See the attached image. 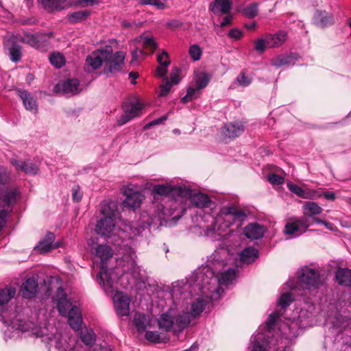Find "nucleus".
<instances>
[{
    "instance_id": "nucleus-1",
    "label": "nucleus",
    "mask_w": 351,
    "mask_h": 351,
    "mask_svg": "<svg viewBox=\"0 0 351 351\" xmlns=\"http://www.w3.org/2000/svg\"><path fill=\"white\" fill-rule=\"evenodd\" d=\"M104 217L97 221L95 232L105 239H110L114 235L117 210L114 204H104L101 210Z\"/></svg>"
},
{
    "instance_id": "nucleus-2",
    "label": "nucleus",
    "mask_w": 351,
    "mask_h": 351,
    "mask_svg": "<svg viewBox=\"0 0 351 351\" xmlns=\"http://www.w3.org/2000/svg\"><path fill=\"white\" fill-rule=\"evenodd\" d=\"M126 53L120 51L112 53L111 47L104 49L103 58H104V66L103 73L108 77H112L121 72L124 66V60Z\"/></svg>"
},
{
    "instance_id": "nucleus-3",
    "label": "nucleus",
    "mask_w": 351,
    "mask_h": 351,
    "mask_svg": "<svg viewBox=\"0 0 351 351\" xmlns=\"http://www.w3.org/2000/svg\"><path fill=\"white\" fill-rule=\"evenodd\" d=\"M95 254L97 257L101 259V265L100 267L99 272L97 278L99 280V284H103L108 288H112L113 281L108 272L107 267L105 265L106 261L110 258L113 255V252L110 247L107 245H99L95 248Z\"/></svg>"
},
{
    "instance_id": "nucleus-4",
    "label": "nucleus",
    "mask_w": 351,
    "mask_h": 351,
    "mask_svg": "<svg viewBox=\"0 0 351 351\" xmlns=\"http://www.w3.org/2000/svg\"><path fill=\"white\" fill-rule=\"evenodd\" d=\"M299 285L302 289H315L322 285L319 272L314 269L304 267L298 273Z\"/></svg>"
},
{
    "instance_id": "nucleus-5",
    "label": "nucleus",
    "mask_w": 351,
    "mask_h": 351,
    "mask_svg": "<svg viewBox=\"0 0 351 351\" xmlns=\"http://www.w3.org/2000/svg\"><path fill=\"white\" fill-rule=\"evenodd\" d=\"M23 40L20 35H12L4 39V47L9 50L10 60L14 62L20 61L21 58V47L18 43H23Z\"/></svg>"
},
{
    "instance_id": "nucleus-6",
    "label": "nucleus",
    "mask_w": 351,
    "mask_h": 351,
    "mask_svg": "<svg viewBox=\"0 0 351 351\" xmlns=\"http://www.w3.org/2000/svg\"><path fill=\"white\" fill-rule=\"evenodd\" d=\"M23 39V43L43 51H47L50 45L49 36L44 34H26Z\"/></svg>"
},
{
    "instance_id": "nucleus-7",
    "label": "nucleus",
    "mask_w": 351,
    "mask_h": 351,
    "mask_svg": "<svg viewBox=\"0 0 351 351\" xmlns=\"http://www.w3.org/2000/svg\"><path fill=\"white\" fill-rule=\"evenodd\" d=\"M310 226L308 220L305 217L297 219L293 221L286 223L284 232L286 234L292 235L293 234H300L304 232Z\"/></svg>"
},
{
    "instance_id": "nucleus-8",
    "label": "nucleus",
    "mask_w": 351,
    "mask_h": 351,
    "mask_svg": "<svg viewBox=\"0 0 351 351\" xmlns=\"http://www.w3.org/2000/svg\"><path fill=\"white\" fill-rule=\"evenodd\" d=\"M114 308L120 316H127L130 313V298L122 292H117L114 296Z\"/></svg>"
},
{
    "instance_id": "nucleus-9",
    "label": "nucleus",
    "mask_w": 351,
    "mask_h": 351,
    "mask_svg": "<svg viewBox=\"0 0 351 351\" xmlns=\"http://www.w3.org/2000/svg\"><path fill=\"white\" fill-rule=\"evenodd\" d=\"M313 23L318 27L324 28L334 23V16L326 10H315L313 16Z\"/></svg>"
},
{
    "instance_id": "nucleus-10",
    "label": "nucleus",
    "mask_w": 351,
    "mask_h": 351,
    "mask_svg": "<svg viewBox=\"0 0 351 351\" xmlns=\"http://www.w3.org/2000/svg\"><path fill=\"white\" fill-rule=\"evenodd\" d=\"M38 287V284L35 278L29 277L21 286L19 293L24 298L30 299L36 295Z\"/></svg>"
},
{
    "instance_id": "nucleus-11",
    "label": "nucleus",
    "mask_w": 351,
    "mask_h": 351,
    "mask_svg": "<svg viewBox=\"0 0 351 351\" xmlns=\"http://www.w3.org/2000/svg\"><path fill=\"white\" fill-rule=\"evenodd\" d=\"M126 196L123 201V205L125 207H128L132 209H136L140 207L143 199V195L138 191H132L129 189L125 192Z\"/></svg>"
},
{
    "instance_id": "nucleus-12",
    "label": "nucleus",
    "mask_w": 351,
    "mask_h": 351,
    "mask_svg": "<svg viewBox=\"0 0 351 351\" xmlns=\"http://www.w3.org/2000/svg\"><path fill=\"white\" fill-rule=\"evenodd\" d=\"M104 49L98 50V53H93L92 55L88 56L86 59L85 69L90 72L99 68L101 64H104V58H103Z\"/></svg>"
},
{
    "instance_id": "nucleus-13",
    "label": "nucleus",
    "mask_w": 351,
    "mask_h": 351,
    "mask_svg": "<svg viewBox=\"0 0 351 351\" xmlns=\"http://www.w3.org/2000/svg\"><path fill=\"white\" fill-rule=\"evenodd\" d=\"M244 125L239 122H230L224 125L222 133L228 138L239 136L244 132Z\"/></svg>"
},
{
    "instance_id": "nucleus-14",
    "label": "nucleus",
    "mask_w": 351,
    "mask_h": 351,
    "mask_svg": "<svg viewBox=\"0 0 351 351\" xmlns=\"http://www.w3.org/2000/svg\"><path fill=\"white\" fill-rule=\"evenodd\" d=\"M57 308L62 316H66L67 311L71 306V302L68 300L66 293L62 287H59L57 290Z\"/></svg>"
},
{
    "instance_id": "nucleus-15",
    "label": "nucleus",
    "mask_w": 351,
    "mask_h": 351,
    "mask_svg": "<svg viewBox=\"0 0 351 351\" xmlns=\"http://www.w3.org/2000/svg\"><path fill=\"white\" fill-rule=\"evenodd\" d=\"M56 239L55 234L51 232H48L45 238L40 241L36 248L41 252L45 253L50 251L51 249H55L59 247L58 244H53Z\"/></svg>"
},
{
    "instance_id": "nucleus-16",
    "label": "nucleus",
    "mask_w": 351,
    "mask_h": 351,
    "mask_svg": "<svg viewBox=\"0 0 351 351\" xmlns=\"http://www.w3.org/2000/svg\"><path fill=\"white\" fill-rule=\"evenodd\" d=\"M298 60V55L291 53L288 55H279L271 60V64L276 67H280L284 65H293Z\"/></svg>"
},
{
    "instance_id": "nucleus-17",
    "label": "nucleus",
    "mask_w": 351,
    "mask_h": 351,
    "mask_svg": "<svg viewBox=\"0 0 351 351\" xmlns=\"http://www.w3.org/2000/svg\"><path fill=\"white\" fill-rule=\"evenodd\" d=\"M288 189L293 193L297 195L298 197L304 199H314L320 197L322 195L318 194L315 191H305L298 185L292 182L287 183Z\"/></svg>"
},
{
    "instance_id": "nucleus-18",
    "label": "nucleus",
    "mask_w": 351,
    "mask_h": 351,
    "mask_svg": "<svg viewBox=\"0 0 351 351\" xmlns=\"http://www.w3.org/2000/svg\"><path fill=\"white\" fill-rule=\"evenodd\" d=\"M12 164L17 170L21 171L26 174L36 175L38 171V166L29 160H14L12 161Z\"/></svg>"
},
{
    "instance_id": "nucleus-19",
    "label": "nucleus",
    "mask_w": 351,
    "mask_h": 351,
    "mask_svg": "<svg viewBox=\"0 0 351 351\" xmlns=\"http://www.w3.org/2000/svg\"><path fill=\"white\" fill-rule=\"evenodd\" d=\"M19 193L16 189H6L0 193V199L3 203V206L10 208L13 206L16 202ZM8 210V208H7Z\"/></svg>"
},
{
    "instance_id": "nucleus-20",
    "label": "nucleus",
    "mask_w": 351,
    "mask_h": 351,
    "mask_svg": "<svg viewBox=\"0 0 351 351\" xmlns=\"http://www.w3.org/2000/svg\"><path fill=\"white\" fill-rule=\"evenodd\" d=\"M244 234L251 239H261L264 235V228L257 223H250L244 228Z\"/></svg>"
},
{
    "instance_id": "nucleus-21",
    "label": "nucleus",
    "mask_w": 351,
    "mask_h": 351,
    "mask_svg": "<svg viewBox=\"0 0 351 351\" xmlns=\"http://www.w3.org/2000/svg\"><path fill=\"white\" fill-rule=\"evenodd\" d=\"M160 329L166 332L171 331L175 324V317L170 312H166L160 315L158 319Z\"/></svg>"
},
{
    "instance_id": "nucleus-22",
    "label": "nucleus",
    "mask_w": 351,
    "mask_h": 351,
    "mask_svg": "<svg viewBox=\"0 0 351 351\" xmlns=\"http://www.w3.org/2000/svg\"><path fill=\"white\" fill-rule=\"evenodd\" d=\"M16 93L22 99L25 108L28 110H36V101L32 95L27 90L19 88Z\"/></svg>"
},
{
    "instance_id": "nucleus-23",
    "label": "nucleus",
    "mask_w": 351,
    "mask_h": 351,
    "mask_svg": "<svg viewBox=\"0 0 351 351\" xmlns=\"http://www.w3.org/2000/svg\"><path fill=\"white\" fill-rule=\"evenodd\" d=\"M221 213L226 217H232L234 220L240 221H243L247 218V215L243 210L234 206H225L221 208Z\"/></svg>"
},
{
    "instance_id": "nucleus-24",
    "label": "nucleus",
    "mask_w": 351,
    "mask_h": 351,
    "mask_svg": "<svg viewBox=\"0 0 351 351\" xmlns=\"http://www.w3.org/2000/svg\"><path fill=\"white\" fill-rule=\"evenodd\" d=\"M335 277L339 285L351 288V269L339 268Z\"/></svg>"
},
{
    "instance_id": "nucleus-25",
    "label": "nucleus",
    "mask_w": 351,
    "mask_h": 351,
    "mask_svg": "<svg viewBox=\"0 0 351 351\" xmlns=\"http://www.w3.org/2000/svg\"><path fill=\"white\" fill-rule=\"evenodd\" d=\"M232 3L230 0H215L210 4L209 10L215 14L217 13L219 8L221 14H228L231 10Z\"/></svg>"
},
{
    "instance_id": "nucleus-26",
    "label": "nucleus",
    "mask_w": 351,
    "mask_h": 351,
    "mask_svg": "<svg viewBox=\"0 0 351 351\" xmlns=\"http://www.w3.org/2000/svg\"><path fill=\"white\" fill-rule=\"evenodd\" d=\"M191 203L197 208L208 207L210 203V197L202 193H192L189 199Z\"/></svg>"
},
{
    "instance_id": "nucleus-27",
    "label": "nucleus",
    "mask_w": 351,
    "mask_h": 351,
    "mask_svg": "<svg viewBox=\"0 0 351 351\" xmlns=\"http://www.w3.org/2000/svg\"><path fill=\"white\" fill-rule=\"evenodd\" d=\"M258 251L254 247H249L244 249L240 254V261L242 263L250 264L258 258Z\"/></svg>"
},
{
    "instance_id": "nucleus-28",
    "label": "nucleus",
    "mask_w": 351,
    "mask_h": 351,
    "mask_svg": "<svg viewBox=\"0 0 351 351\" xmlns=\"http://www.w3.org/2000/svg\"><path fill=\"white\" fill-rule=\"evenodd\" d=\"M143 107L142 104L138 101L125 104L123 106L124 112L129 114L132 119L141 115Z\"/></svg>"
},
{
    "instance_id": "nucleus-29",
    "label": "nucleus",
    "mask_w": 351,
    "mask_h": 351,
    "mask_svg": "<svg viewBox=\"0 0 351 351\" xmlns=\"http://www.w3.org/2000/svg\"><path fill=\"white\" fill-rule=\"evenodd\" d=\"M287 39V34L285 32H279L276 34L267 36L268 47H278L281 46Z\"/></svg>"
},
{
    "instance_id": "nucleus-30",
    "label": "nucleus",
    "mask_w": 351,
    "mask_h": 351,
    "mask_svg": "<svg viewBox=\"0 0 351 351\" xmlns=\"http://www.w3.org/2000/svg\"><path fill=\"white\" fill-rule=\"evenodd\" d=\"M303 213L304 216L312 217L322 213L323 208L315 202H306L304 204Z\"/></svg>"
},
{
    "instance_id": "nucleus-31",
    "label": "nucleus",
    "mask_w": 351,
    "mask_h": 351,
    "mask_svg": "<svg viewBox=\"0 0 351 351\" xmlns=\"http://www.w3.org/2000/svg\"><path fill=\"white\" fill-rule=\"evenodd\" d=\"M149 320L143 313H136L134 317V324L139 333L145 331Z\"/></svg>"
},
{
    "instance_id": "nucleus-32",
    "label": "nucleus",
    "mask_w": 351,
    "mask_h": 351,
    "mask_svg": "<svg viewBox=\"0 0 351 351\" xmlns=\"http://www.w3.org/2000/svg\"><path fill=\"white\" fill-rule=\"evenodd\" d=\"M62 86L64 93L76 94L80 91V82L75 78L66 80L62 83Z\"/></svg>"
},
{
    "instance_id": "nucleus-33",
    "label": "nucleus",
    "mask_w": 351,
    "mask_h": 351,
    "mask_svg": "<svg viewBox=\"0 0 351 351\" xmlns=\"http://www.w3.org/2000/svg\"><path fill=\"white\" fill-rule=\"evenodd\" d=\"M80 339L85 345L92 346L96 341V335L93 330L84 328L81 330Z\"/></svg>"
},
{
    "instance_id": "nucleus-34",
    "label": "nucleus",
    "mask_w": 351,
    "mask_h": 351,
    "mask_svg": "<svg viewBox=\"0 0 351 351\" xmlns=\"http://www.w3.org/2000/svg\"><path fill=\"white\" fill-rule=\"evenodd\" d=\"M90 14L88 10H80L68 14L67 19L70 23L74 24L85 21Z\"/></svg>"
},
{
    "instance_id": "nucleus-35",
    "label": "nucleus",
    "mask_w": 351,
    "mask_h": 351,
    "mask_svg": "<svg viewBox=\"0 0 351 351\" xmlns=\"http://www.w3.org/2000/svg\"><path fill=\"white\" fill-rule=\"evenodd\" d=\"M16 293L14 287H5L0 289V306L8 303V302L14 298Z\"/></svg>"
},
{
    "instance_id": "nucleus-36",
    "label": "nucleus",
    "mask_w": 351,
    "mask_h": 351,
    "mask_svg": "<svg viewBox=\"0 0 351 351\" xmlns=\"http://www.w3.org/2000/svg\"><path fill=\"white\" fill-rule=\"evenodd\" d=\"M206 305V301L202 298H198L191 304L190 313L191 315L195 317L199 315L204 310Z\"/></svg>"
},
{
    "instance_id": "nucleus-37",
    "label": "nucleus",
    "mask_w": 351,
    "mask_h": 351,
    "mask_svg": "<svg viewBox=\"0 0 351 351\" xmlns=\"http://www.w3.org/2000/svg\"><path fill=\"white\" fill-rule=\"evenodd\" d=\"M173 188L170 185L156 184L154 186L152 192L155 195L161 196H169L172 195Z\"/></svg>"
},
{
    "instance_id": "nucleus-38",
    "label": "nucleus",
    "mask_w": 351,
    "mask_h": 351,
    "mask_svg": "<svg viewBox=\"0 0 351 351\" xmlns=\"http://www.w3.org/2000/svg\"><path fill=\"white\" fill-rule=\"evenodd\" d=\"M190 323L188 313L179 314L175 317V324L179 330L186 328Z\"/></svg>"
},
{
    "instance_id": "nucleus-39",
    "label": "nucleus",
    "mask_w": 351,
    "mask_h": 351,
    "mask_svg": "<svg viewBox=\"0 0 351 351\" xmlns=\"http://www.w3.org/2000/svg\"><path fill=\"white\" fill-rule=\"evenodd\" d=\"M210 81V77L206 72H201L196 75L195 83L197 89H202L207 86Z\"/></svg>"
},
{
    "instance_id": "nucleus-40",
    "label": "nucleus",
    "mask_w": 351,
    "mask_h": 351,
    "mask_svg": "<svg viewBox=\"0 0 351 351\" xmlns=\"http://www.w3.org/2000/svg\"><path fill=\"white\" fill-rule=\"evenodd\" d=\"M258 3H252L247 5L242 11L243 14L249 18L253 19L258 14Z\"/></svg>"
},
{
    "instance_id": "nucleus-41",
    "label": "nucleus",
    "mask_w": 351,
    "mask_h": 351,
    "mask_svg": "<svg viewBox=\"0 0 351 351\" xmlns=\"http://www.w3.org/2000/svg\"><path fill=\"white\" fill-rule=\"evenodd\" d=\"M50 62L57 68L62 67L65 63V59L60 53H52L49 58Z\"/></svg>"
},
{
    "instance_id": "nucleus-42",
    "label": "nucleus",
    "mask_w": 351,
    "mask_h": 351,
    "mask_svg": "<svg viewBox=\"0 0 351 351\" xmlns=\"http://www.w3.org/2000/svg\"><path fill=\"white\" fill-rule=\"evenodd\" d=\"M234 269H228L226 271L221 274L219 278V282L221 285L228 284L234 279Z\"/></svg>"
},
{
    "instance_id": "nucleus-43",
    "label": "nucleus",
    "mask_w": 351,
    "mask_h": 351,
    "mask_svg": "<svg viewBox=\"0 0 351 351\" xmlns=\"http://www.w3.org/2000/svg\"><path fill=\"white\" fill-rule=\"evenodd\" d=\"M173 191L172 195H178L182 197H186L190 199L193 191L186 186H173Z\"/></svg>"
},
{
    "instance_id": "nucleus-44",
    "label": "nucleus",
    "mask_w": 351,
    "mask_h": 351,
    "mask_svg": "<svg viewBox=\"0 0 351 351\" xmlns=\"http://www.w3.org/2000/svg\"><path fill=\"white\" fill-rule=\"evenodd\" d=\"M293 301V295L291 293H283L279 300H278V305L281 307L282 309L287 308Z\"/></svg>"
},
{
    "instance_id": "nucleus-45",
    "label": "nucleus",
    "mask_w": 351,
    "mask_h": 351,
    "mask_svg": "<svg viewBox=\"0 0 351 351\" xmlns=\"http://www.w3.org/2000/svg\"><path fill=\"white\" fill-rule=\"evenodd\" d=\"M199 90V89H197V87L195 88L193 87H189L186 95L181 99L182 102L186 104L197 98V93Z\"/></svg>"
},
{
    "instance_id": "nucleus-46",
    "label": "nucleus",
    "mask_w": 351,
    "mask_h": 351,
    "mask_svg": "<svg viewBox=\"0 0 351 351\" xmlns=\"http://www.w3.org/2000/svg\"><path fill=\"white\" fill-rule=\"evenodd\" d=\"M237 82H238L239 86L245 87L249 86L252 83V80L251 77L247 76L246 71L243 70L238 75L237 77Z\"/></svg>"
},
{
    "instance_id": "nucleus-47",
    "label": "nucleus",
    "mask_w": 351,
    "mask_h": 351,
    "mask_svg": "<svg viewBox=\"0 0 351 351\" xmlns=\"http://www.w3.org/2000/svg\"><path fill=\"white\" fill-rule=\"evenodd\" d=\"M189 53L190 57L194 60L197 61L201 58L202 51L197 45H193L190 46Z\"/></svg>"
},
{
    "instance_id": "nucleus-48",
    "label": "nucleus",
    "mask_w": 351,
    "mask_h": 351,
    "mask_svg": "<svg viewBox=\"0 0 351 351\" xmlns=\"http://www.w3.org/2000/svg\"><path fill=\"white\" fill-rule=\"evenodd\" d=\"M143 47L150 50L151 53H153L157 48V44L153 38L147 36L143 39Z\"/></svg>"
},
{
    "instance_id": "nucleus-49",
    "label": "nucleus",
    "mask_w": 351,
    "mask_h": 351,
    "mask_svg": "<svg viewBox=\"0 0 351 351\" xmlns=\"http://www.w3.org/2000/svg\"><path fill=\"white\" fill-rule=\"evenodd\" d=\"M145 338L147 341L154 343H158L161 342L160 334L157 331H146Z\"/></svg>"
},
{
    "instance_id": "nucleus-50",
    "label": "nucleus",
    "mask_w": 351,
    "mask_h": 351,
    "mask_svg": "<svg viewBox=\"0 0 351 351\" xmlns=\"http://www.w3.org/2000/svg\"><path fill=\"white\" fill-rule=\"evenodd\" d=\"M172 84L168 80L167 77H165L162 84L160 86V92L159 96L165 97L167 95L171 88Z\"/></svg>"
},
{
    "instance_id": "nucleus-51",
    "label": "nucleus",
    "mask_w": 351,
    "mask_h": 351,
    "mask_svg": "<svg viewBox=\"0 0 351 351\" xmlns=\"http://www.w3.org/2000/svg\"><path fill=\"white\" fill-rule=\"evenodd\" d=\"M157 61L161 65L169 66L171 63L168 53L163 50L157 56Z\"/></svg>"
},
{
    "instance_id": "nucleus-52",
    "label": "nucleus",
    "mask_w": 351,
    "mask_h": 351,
    "mask_svg": "<svg viewBox=\"0 0 351 351\" xmlns=\"http://www.w3.org/2000/svg\"><path fill=\"white\" fill-rule=\"evenodd\" d=\"M267 46V37L266 39H258L254 42V49L259 53H263L265 51Z\"/></svg>"
},
{
    "instance_id": "nucleus-53",
    "label": "nucleus",
    "mask_w": 351,
    "mask_h": 351,
    "mask_svg": "<svg viewBox=\"0 0 351 351\" xmlns=\"http://www.w3.org/2000/svg\"><path fill=\"white\" fill-rule=\"evenodd\" d=\"M68 323L73 330H79L82 326V317H77V318L71 317L68 319Z\"/></svg>"
},
{
    "instance_id": "nucleus-54",
    "label": "nucleus",
    "mask_w": 351,
    "mask_h": 351,
    "mask_svg": "<svg viewBox=\"0 0 351 351\" xmlns=\"http://www.w3.org/2000/svg\"><path fill=\"white\" fill-rule=\"evenodd\" d=\"M141 5H151L157 7L158 9H163L165 5L163 3L158 0H138Z\"/></svg>"
},
{
    "instance_id": "nucleus-55",
    "label": "nucleus",
    "mask_w": 351,
    "mask_h": 351,
    "mask_svg": "<svg viewBox=\"0 0 351 351\" xmlns=\"http://www.w3.org/2000/svg\"><path fill=\"white\" fill-rule=\"evenodd\" d=\"M267 180L271 184L277 185L281 184L284 182V178L282 176L275 173L269 174Z\"/></svg>"
},
{
    "instance_id": "nucleus-56",
    "label": "nucleus",
    "mask_w": 351,
    "mask_h": 351,
    "mask_svg": "<svg viewBox=\"0 0 351 351\" xmlns=\"http://www.w3.org/2000/svg\"><path fill=\"white\" fill-rule=\"evenodd\" d=\"M80 188L79 185H75L72 188V198L75 202L81 201L82 197V193L80 191Z\"/></svg>"
},
{
    "instance_id": "nucleus-57",
    "label": "nucleus",
    "mask_w": 351,
    "mask_h": 351,
    "mask_svg": "<svg viewBox=\"0 0 351 351\" xmlns=\"http://www.w3.org/2000/svg\"><path fill=\"white\" fill-rule=\"evenodd\" d=\"M167 119V115H164V116H162L160 118L154 119V120L149 122L148 123H147L144 126L143 129L144 130H148V129H149L152 126H154V125H159V124L162 123L163 121H166Z\"/></svg>"
},
{
    "instance_id": "nucleus-58",
    "label": "nucleus",
    "mask_w": 351,
    "mask_h": 351,
    "mask_svg": "<svg viewBox=\"0 0 351 351\" xmlns=\"http://www.w3.org/2000/svg\"><path fill=\"white\" fill-rule=\"evenodd\" d=\"M68 319L70 318H77V317H82L81 312L80 308L76 306H73L71 308L69 311H67Z\"/></svg>"
},
{
    "instance_id": "nucleus-59",
    "label": "nucleus",
    "mask_w": 351,
    "mask_h": 351,
    "mask_svg": "<svg viewBox=\"0 0 351 351\" xmlns=\"http://www.w3.org/2000/svg\"><path fill=\"white\" fill-rule=\"evenodd\" d=\"M280 315V313H279L276 311L271 313L269 315L268 319L267 321V326L270 327V326H274L276 324L277 319L279 318Z\"/></svg>"
},
{
    "instance_id": "nucleus-60",
    "label": "nucleus",
    "mask_w": 351,
    "mask_h": 351,
    "mask_svg": "<svg viewBox=\"0 0 351 351\" xmlns=\"http://www.w3.org/2000/svg\"><path fill=\"white\" fill-rule=\"evenodd\" d=\"M167 66L160 64L156 69V74L160 77H165L167 73Z\"/></svg>"
},
{
    "instance_id": "nucleus-61",
    "label": "nucleus",
    "mask_w": 351,
    "mask_h": 351,
    "mask_svg": "<svg viewBox=\"0 0 351 351\" xmlns=\"http://www.w3.org/2000/svg\"><path fill=\"white\" fill-rule=\"evenodd\" d=\"M9 210L3 208L0 210V230L3 228L6 222V217Z\"/></svg>"
},
{
    "instance_id": "nucleus-62",
    "label": "nucleus",
    "mask_w": 351,
    "mask_h": 351,
    "mask_svg": "<svg viewBox=\"0 0 351 351\" xmlns=\"http://www.w3.org/2000/svg\"><path fill=\"white\" fill-rule=\"evenodd\" d=\"M228 36L230 37V38H234L236 40H239L240 39L242 36H243V32L237 29V28H234V29H232L229 33H228Z\"/></svg>"
},
{
    "instance_id": "nucleus-63",
    "label": "nucleus",
    "mask_w": 351,
    "mask_h": 351,
    "mask_svg": "<svg viewBox=\"0 0 351 351\" xmlns=\"http://www.w3.org/2000/svg\"><path fill=\"white\" fill-rule=\"evenodd\" d=\"M267 346L264 343H261L258 341L256 340L254 342L253 348L251 351H267Z\"/></svg>"
},
{
    "instance_id": "nucleus-64",
    "label": "nucleus",
    "mask_w": 351,
    "mask_h": 351,
    "mask_svg": "<svg viewBox=\"0 0 351 351\" xmlns=\"http://www.w3.org/2000/svg\"><path fill=\"white\" fill-rule=\"evenodd\" d=\"M132 119H133L129 114L124 112V114L121 115L120 117V118L119 119V120L117 121V124H118V125L121 126V125H123L127 123Z\"/></svg>"
}]
</instances>
